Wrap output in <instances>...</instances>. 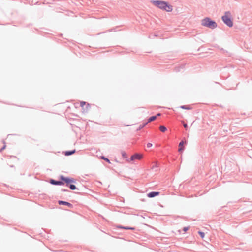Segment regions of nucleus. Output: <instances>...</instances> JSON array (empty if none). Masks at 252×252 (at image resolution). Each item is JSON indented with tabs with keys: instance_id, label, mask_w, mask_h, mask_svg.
<instances>
[{
	"instance_id": "1",
	"label": "nucleus",
	"mask_w": 252,
	"mask_h": 252,
	"mask_svg": "<svg viewBox=\"0 0 252 252\" xmlns=\"http://www.w3.org/2000/svg\"><path fill=\"white\" fill-rule=\"evenodd\" d=\"M151 2L158 8L166 11L171 12L173 10V6L167 1L163 0H151Z\"/></svg>"
},
{
	"instance_id": "2",
	"label": "nucleus",
	"mask_w": 252,
	"mask_h": 252,
	"mask_svg": "<svg viewBox=\"0 0 252 252\" xmlns=\"http://www.w3.org/2000/svg\"><path fill=\"white\" fill-rule=\"evenodd\" d=\"M201 25L211 29H214L217 27V24L215 21L210 17H205L201 20Z\"/></svg>"
},
{
	"instance_id": "3",
	"label": "nucleus",
	"mask_w": 252,
	"mask_h": 252,
	"mask_svg": "<svg viewBox=\"0 0 252 252\" xmlns=\"http://www.w3.org/2000/svg\"><path fill=\"white\" fill-rule=\"evenodd\" d=\"M221 20L228 27H233V22L231 12L230 11H226L224 13V15L221 17Z\"/></svg>"
},
{
	"instance_id": "4",
	"label": "nucleus",
	"mask_w": 252,
	"mask_h": 252,
	"mask_svg": "<svg viewBox=\"0 0 252 252\" xmlns=\"http://www.w3.org/2000/svg\"><path fill=\"white\" fill-rule=\"evenodd\" d=\"M58 178L60 186H65L68 188L69 177H65L63 175H60Z\"/></svg>"
},
{
	"instance_id": "5",
	"label": "nucleus",
	"mask_w": 252,
	"mask_h": 252,
	"mask_svg": "<svg viewBox=\"0 0 252 252\" xmlns=\"http://www.w3.org/2000/svg\"><path fill=\"white\" fill-rule=\"evenodd\" d=\"M77 180L72 177H69L68 188L72 190H79V189L74 184H76Z\"/></svg>"
},
{
	"instance_id": "6",
	"label": "nucleus",
	"mask_w": 252,
	"mask_h": 252,
	"mask_svg": "<svg viewBox=\"0 0 252 252\" xmlns=\"http://www.w3.org/2000/svg\"><path fill=\"white\" fill-rule=\"evenodd\" d=\"M188 143V141L184 138V139L181 140L179 144V149L178 151L179 153H182L183 151L185 150V147L183 146L184 145H187Z\"/></svg>"
},
{
	"instance_id": "7",
	"label": "nucleus",
	"mask_w": 252,
	"mask_h": 252,
	"mask_svg": "<svg viewBox=\"0 0 252 252\" xmlns=\"http://www.w3.org/2000/svg\"><path fill=\"white\" fill-rule=\"evenodd\" d=\"M143 156L141 154L139 153H135L132 155L130 158L129 161H133L135 159H141L142 158Z\"/></svg>"
},
{
	"instance_id": "8",
	"label": "nucleus",
	"mask_w": 252,
	"mask_h": 252,
	"mask_svg": "<svg viewBox=\"0 0 252 252\" xmlns=\"http://www.w3.org/2000/svg\"><path fill=\"white\" fill-rule=\"evenodd\" d=\"M58 203L60 205H65V206H67L69 208H71V209L73 208V204H71L70 203H69L68 202L65 201L58 200Z\"/></svg>"
},
{
	"instance_id": "9",
	"label": "nucleus",
	"mask_w": 252,
	"mask_h": 252,
	"mask_svg": "<svg viewBox=\"0 0 252 252\" xmlns=\"http://www.w3.org/2000/svg\"><path fill=\"white\" fill-rule=\"evenodd\" d=\"M159 194H160V192H159V191H151V192H149L147 194V196L149 198H153V197H155L156 196L159 195Z\"/></svg>"
},
{
	"instance_id": "10",
	"label": "nucleus",
	"mask_w": 252,
	"mask_h": 252,
	"mask_svg": "<svg viewBox=\"0 0 252 252\" xmlns=\"http://www.w3.org/2000/svg\"><path fill=\"white\" fill-rule=\"evenodd\" d=\"M48 182L52 185H54V186H60L59 185V180H56L54 179H52V178H50L49 179V180H48Z\"/></svg>"
},
{
	"instance_id": "11",
	"label": "nucleus",
	"mask_w": 252,
	"mask_h": 252,
	"mask_svg": "<svg viewBox=\"0 0 252 252\" xmlns=\"http://www.w3.org/2000/svg\"><path fill=\"white\" fill-rule=\"evenodd\" d=\"M75 152H76V150L75 149H73L72 150L66 151L64 152L63 153H64V155L65 156H71V155H73Z\"/></svg>"
},
{
	"instance_id": "12",
	"label": "nucleus",
	"mask_w": 252,
	"mask_h": 252,
	"mask_svg": "<svg viewBox=\"0 0 252 252\" xmlns=\"http://www.w3.org/2000/svg\"><path fill=\"white\" fill-rule=\"evenodd\" d=\"M91 108V105L87 103V104L84 106V108H83V113H87L89 110Z\"/></svg>"
},
{
	"instance_id": "13",
	"label": "nucleus",
	"mask_w": 252,
	"mask_h": 252,
	"mask_svg": "<svg viewBox=\"0 0 252 252\" xmlns=\"http://www.w3.org/2000/svg\"><path fill=\"white\" fill-rule=\"evenodd\" d=\"M122 157L125 159L126 161L129 162L130 158L129 159L127 154L125 151H122L121 152Z\"/></svg>"
},
{
	"instance_id": "14",
	"label": "nucleus",
	"mask_w": 252,
	"mask_h": 252,
	"mask_svg": "<svg viewBox=\"0 0 252 252\" xmlns=\"http://www.w3.org/2000/svg\"><path fill=\"white\" fill-rule=\"evenodd\" d=\"M180 108H181V109H185V110H191L192 109V107H191L190 105H181L180 106Z\"/></svg>"
},
{
	"instance_id": "15",
	"label": "nucleus",
	"mask_w": 252,
	"mask_h": 252,
	"mask_svg": "<svg viewBox=\"0 0 252 252\" xmlns=\"http://www.w3.org/2000/svg\"><path fill=\"white\" fill-rule=\"evenodd\" d=\"M156 119H157V116H154V115L152 116L148 119L146 123H147V124H148L149 123H150L151 122L155 121Z\"/></svg>"
},
{
	"instance_id": "16",
	"label": "nucleus",
	"mask_w": 252,
	"mask_h": 252,
	"mask_svg": "<svg viewBox=\"0 0 252 252\" xmlns=\"http://www.w3.org/2000/svg\"><path fill=\"white\" fill-rule=\"evenodd\" d=\"M147 125V123L145 122L143 123L142 124L140 125L139 127L136 129L137 131H140L143 128H144Z\"/></svg>"
},
{
	"instance_id": "17",
	"label": "nucleus",
	"mask_w": 252,
	"mask_h": 252,
	"mask_svg": "<svg viewBox=\"0 0 252 252\" xmlns=\"http://www.w3.org/2000/svg\"><path fill=\"white\" fill-rule=\"evenodd\" d=\"M100 158L103 159L104 161H105L106 162L108 163H111L110 159L108 158L107 157H105L104 156H101Z\"/></svg>"
},
{
	"instance_id": "18",
	"label": "nucleus",
	"mask_w": 252,
	"mask_h": 252,
	"mask_svg": "<svg viewBox=\"0 0 252 252\" xmlns=\"http://www.w3.org/2000/svg\"><path fill=\"white\" fill-rule=\"evenodd\" d=\"M159 129L162 132H165L167 130V128L163 125L160 126Z\"/></svg>"
},
{
	"instance_id": "19",
	"label": "nucleus",
	"mask_w": 252,
	"mask_h": 252,
	"mask_svg": "<svg viewBox=\"0 0 252 252\" xmlns=\"http://www.w3.org/2000/svg\"><path fill=\"white\" fill-rule=\"evenodd\" d=\"M198 234L199 235V236L202 239H203L204 238L205 233L199 230L198 231Z\"/></svg>"
},
{
	"instance_id": "20",
	"label": "nucleus",
	"mask_w": 252,
	"mask_h": 252,
	"mask_svg": "<svg viewBox=\"0 0 252 252\" xmlns=\"http://www.w3.org/2000/svg\"><path fill=\"white\" fill-rule=\"evenodd\" d=\"M124 229L134 230H135L136 228H135V227H133L125 226V227L124 228Z\"/></svg>"
},
{
	"instance_id": "21",
	"label": "nucleus",
	"mask_w": 252,
	"mask_h": 252,
	"mask_svg": "<svg viewBox=\"0 0 252 252\" xmlns=\"http://www.w3.org/2000/svg\"><path fill=\"white\" fill-rule=\"evenodd\" d=\"M87 102L85 101H81L80 102V106L82 107V109L84 108V106L87 104Z\"/></svg>"
},
{
	"instance_id": "22",
	"label": "nucleus",
	"mask_w": 252,
	"mask_h": 252,
	"mask_svg": "<svg viewBox=\"0 0 252 252\" xmlns=\"http://www.w3.org/2000/svg\"><path fill=\"white\" fill-rule=\"evenodd\" d=\"M159 166V164L158 162L154 163V165L152 166V169H154L155 168H158Z\"/></svg>"
},
{
	"instance_id": "23",
	"label": "nucleus",
	"mask_w": 252,
	"mask_h": 252,
	"mask_svg": "<svg viewBox=\"0 0 252 252\" xmlns=\"http://www.w3.org/2000/svg\"><path fill=\"white\" fill-rule=\"evenodd\" d=\"M182 123H183L184 127L186 129V130H187L188 128V126L187 124L184 122H183Z\"/></svg>"
},
{
	"instance_id": "24",
	"label": "nucleus",
	"mask_w": 252,
	"mask_h": 252,
	"mask_svg": "<svg viewBox=\"0 0 252 252\" xmlns=\"http://www.w3.org/2000/svg\"><path fill=\"white\" fill-rule=\"evenodd\" d=\"M189 228V226H188V227H184L183 229H182V231H183L184 232H186Z\"/></svg>"
},
{
	"instance_id": "25",
	"label": "nucleus",
	"mask_w": 252,
	"mask_h": 252,
	"mask_svg": "<svg viewBox=\"0 0 252 252\" xmlns=\"http://www.w3.org/2000/svg\"><path fill=\"white\" fill-rule=\"evenodd\" d=\"M6 145L5 143L3 145V146L0 149V152H2L3 150H4L6 148Z\"/></svg>"
},
{
	"instance_id": "26",
	"label": "nucleus",
	"mask_w": 252,
	"mask_h": 252,
	"mask_svg": "<svg viewBox=\"0 0 252 252\" xmlns=\"http://www.w3.org/2000/svg\"><path fill=\"white\" fill-rule=\"evenodd\" d=\"M61 191H63V192H69L70 191L67 189H61Z\"/></svg>"
},
{
	"instance_id": "27",
	"label": "nucleus",
	"mask_w": 252,
	"mask_h": 252,
	"mask_svg": "<svg viewBox=\"0 0 252 252\" xmlns=\"http://www.w3.org/2000/svg\"><path fill=\"white\" fill-rule=\"evenodd\" d=\"M152 145H152V143H147V148H150V147H151L152 146Z\"/></svg>"
},
{
	"instance_id": "28",
	"label": "nucleus",
	"mask_w": 252,
	"mask_h": 252,
	"mask_svg": "<svg viewBox=\"0 0 252 252\" xmlns=\"http://www.w3.org/2000/svg\"><path fill=\"white\" fill-rule=\"evenodd\" d=\"M117 227L119 228L124 229V228L125 227V226L119 225L117 226Z\"/></svg>"
},
{
	"instance_id": "29",
	"label": "nucleus",
	"mask_w": 252,
	"mask_h": 252,
	"mask_svg": "<svg viewBox=\"0 0 252 252\" xmlns=\"http://www.w3.org/2000/svg\"><path fill=\"white\" fill-rule=\"evenodd\" d=\"M10 158H16L18 160L19 159L18 157H17L16 156H10Z\"/></svg>"
},
{
	"instance_id": "30",
	"label": "nucleus",
	"mask_w": 252,
	"mask_h": 252,
	"mask_svg": "<svg viewBox=\"0 0 252 252\" xmlns=\"http://www.w3.org/2000/svg\"><path fill=\"white\" fill-rule=\"evenodd\" d=\"M161 114L160 113H158L157 115H156L155 116H157V118L158 117V116H161Z\"/></svg>"
},
{
	"instance_id": "31",
	"label": "nucleus",
	"mask_w": 252,
	"mask_h": 252,
	"mask_svg": "<svg viewBox=\"0 0 252 252\" xmlns=\"http://www.w3.org/2000/svg\"><path fill=\"white\" fill-rule=\"evenodd\" d=\"M130 126V125H125V126Z\"/></svg>"
},
{
	"instance_id": "32",
	"label": "nucleus",
	"mask_w": 252,
	"mask_h": 252,
	"mask_svg": "<svg viewBox=\"0 0 252 252\" xmlns=\"http://www.w3.org/2000/svg\"><path fill=\"white\" fill-rule=\"evenodd\" d=\"M75 193H76V194H81V193H80V192H75Z\"/></svg>"
},
{
	"instance_id": "33",
	"label": "nucleus",
	"mask_w": 252,
	"mask_h": 252,
	"mask_svg": "<svg viewBox=\"0 0 252 252\" xmlns=\"http://www.w3.org/2000/svg\"><path fill=\"white\" fill-rule=\"evenodd\" d=\"M221 50L223 51L224 52H225L224 49H223V48H221Z\"/></svg>"
},
{
	"instance_id": "34",
	"label": "nucleus",
	"mask_w": 252,
	"mask_h": 252,
	"mask_svg": "<svg viewBox=\"0 0 252 252\" xmlns=\"http://www.w3.org/2000/svg\"><path fill=\"white\" fill-rule=\"evenodd\" d=\"M10 167L13 168V167H14V165H10Z\"/></svg>"
},
{
	"instance_id": "35",
	"label": "nucleus",
	"mask_w": 252,
	"mask_h": 252,
	"mask_svg": "<svg viewBox=\"0 0 252 252\" xmlns=\"http://www.w3.org/2000/svg\"><path fill=\"white\" fill-rule=\"evenodd\" d=\"M115 161L118 162L116 159H115Z\"/></svg>"
},
{
	"instance_id": "36",
	"label": "nucleus",
	"mask_w": 252,
	"mask_h": 252,
	"mask_svg": "<svg viewBox=\"0 0 252 252\" xmlns=\"http://www.w3.org/2000/svg\"><path fill=\"white\" fill-rule=\"evenodd\" d=\"M179 233H181V230H179Z\"/></svg>"
}]
</instances>
